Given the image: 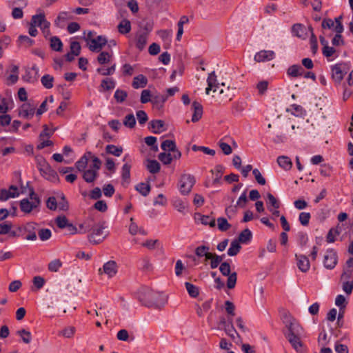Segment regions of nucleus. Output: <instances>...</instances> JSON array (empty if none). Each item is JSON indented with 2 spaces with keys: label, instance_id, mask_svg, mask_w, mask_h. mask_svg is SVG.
Masks as SVG:
<instances>
[{
  "label": "nucleus",
  "instance_id": "1",
  "mask_svg": "<svg viewBox=\"0 0 353 353\" xmlns=\"http://www.w3.org/2000/svg\"><path fill=\"white\" fill-rule=\"evenodd\" d=\"M285 321L288 328V333L285 336L289 343L297 353H307V348L301 340V327L298 323H294V319L290 316L285 315Z\"/></svg>",
  "mask_w": 353,
  "mask_h": 353
},
{
  "label": "nucleus",
  "instance_id": "2",
  "mask_svg": "<svg viewBox=\"0 0 353 353\" xmlns=\"http://www.w3.org/2000/svg\"><path fill=\"white\" fill-rule=\"evenodd\" d=\"M162 296L163 294L160 292L144 288L139 293V300L143 305L147 307L159 306Z\"/></svg>",
  "mask_w": 353,
  "mask_h": 353
},
{
  "label": "nucleus",
  "instance_id": "3",
  "mask_svg": "<svg viewBox=\"0 0 353 353\" xmlns=\"http://www.w3.org/2000/svg\"><path fill=\"white\" fill-rule=\"evenodd\" d=\"M207 83L208 87L205 89V93L207 94H210V90H213V92H216L217 90H219V94H223V98H229L230 100L231 99L230 96L228 94V92L230 90L229 87H228L225 90H224L223 88L219 89V83H218L217 76L216 75L214 71L208 74Z\"/></svg>",
  "mask_w": 353,
  "mask_h": 353
},
{
  "label": "nucleus",
  "instance_id": "4",
  "mask_svg": "<svg viewBox=\"0 0 353 353\" xmlns=\"http://www.w3.org/2000/svg\"><path fill=\"white\" fill-rule=\"evenodd\" d=\"M105 229V226L103 223H94V228L92 229V233L88 236L89 242L94 245L101 243L108 235V234H104Z\"/></svg>",
  "mask_w": 353,
  "mask_h": 353
},
{
  "label": "nucleus",
  "instance_id": "5",
  "mask_svg": "<svg viewBox=\"0 0 353 353\" xmlns=\"http://www.w3.org/2000/svg\"><path fill=\"white\" fill-rule=\"evenodd\" d=\"M101 166V161L98 157H94L90 168L83 171L82 176L85 181L87 183L94 182L99 175L98 172Z\"/></svg>",
  "mask_w": 353,
  "mask_h": 353
},
{
  "label": "nucleus",
  "instance_id": "6",
  "mask_svg": "<svg viewBox=\"0 0 353 353\" xmlns=\"http://www.w3.org/2000/svg\"><path fill=\"white\" fill-rule=\"evenodd\" d=\"M196 183L194 176L190 174H183L179 181V190L182 194H188Z\"/></svg>",
  "mask_w": 353,
  "mask_h": 353
},
{
  "label": "nucleus",
  "instance_id": "7",
  "mask_svg": "<svg viewBox=\"0 0 353 353\" xmlns=\"http://www.w3.org/2000/svg\"><path fill=\"white\" fill-rule=\"evenodd\" d=\"M338 263V255L333 249L326 250L323 257V265L326 269L332 270Z\"/></svg>",
  "mask_w": 353,
  "mask_h": 353
},
{
  "label": "nucleus",
  "instance_id": "8",
  "mask_svg": "<svg viewBox=\"0 0 353 353\" xmlns=\"http://www.w3.org/2000/svg\"><path fill=\"white\" fill-rule=\"evenodd\" d=\"M108 41L105 37L97 36L88 43V48L92 52H100L103 47L107 43Z\"/></svg>",
  "mask_w": 353,
  "mask_h": 353
},
{
  "label": "nucleus",
  "instance_id": "9",
  "mask_svg": "<svg viewBox=\"0 0 353 353\" xmlns=\"http://www.w3.org/2000/svg\"><path fill=\"white\" fill-rule=\"evenodd\" d=\"M275 53L272 50H261L254 55V61L256 62H264L274 59Z\"/></svg>",
  "mask_w": 353,
  "mask_h": 353
},
{
  "label": "nucleus",
  "instance_id": "10",
  "mask_svg": "<svg viewBox=\"0 0 353 353\" xmlns=\"http://www.w3.org/2000/svg\"><path fill=\"white\" fill-rule=\"evenodd\" d=\"M39 171L48 179H50V176L55 178L57 176V172L52 170L50 165L46 162L45 159H41L39 163Z\"/></svg>",
  "mask_w": 353,
  "mask_h": 353
},
{
  "label": "nucleus",
  "instance_id": "11",
  "mask_svg": "<svg viewBox=\"0 0 353 353\" xmlns=\"http://www.w3.org/2000/svg\"><path fill=\"white\" fill-rule=\"evenodd\" d=\"M36 105L30 103H23L19 111V114L26 119L32 118L35 112Z\"/></svg>",
  "mask_w": 353,
  "mask_h": 353
},
{
  "label": "nucleus",
  "instance_id": "12",
  "mask_svg": "<svg viewBox=\"0 0 353 353\" xmlns=\"http://www.w3.org/2000/svg\"><path fill=\"white\" fill-rule=\"evenodd\" d=\"M18 188L15 185H11L9 190L2 189L0 191V201H6L10 198H15L19 196Z\"/></svg>",
  "mask_w": 353,
  "mask_h": 353
},
{
  "label": "nucleus",
  "instance_id": "13",
  "mask_svg": "<svg viewBox=\"0 0 353 353\" xmlns=\"http://www.w3.org/2000/svg\"><path fill=\"white\" fill-rule=\"evenodd\" d=\"M41 204V201H30L28 199H23L20 201L21 210L25 213H30L33 209L37 208Z\"/></svg>",
  "mask_w": 353,
  "mask_h": 353
},
{
  "label": "nucleus",
  "instance_id": "14",
  "mask_svg": "<svg viewBox=\"0 0 353 353\" xmlns=\"http://www.w3.org/2000/svg\"><path fill=\"white\" fill-rule=\"evenodd\" d=\"M118 271V265L116 261H109L106 262L103 266V272L112 278L116 275Z\"/></svg>",
  "mask_w": 353,
  "mask_h": 353
},
{
  "label": "nucleus",
  "instance_id": "15",
  "mask_svg": "<svg viewBox=\"0 0 353 353\" xmlns=\"http://www.w3.org/2000/svg\"><path fill=\"white\" fill-rule=\"evenodd\" d=\"M343 65L342 63H339L332 67V79L337 83H340L343 80L346 73V72H343Z\"/></svg>",
  "mask_w": 353,
  "mask_h": 353
},
{
  "label": "nucleus",
  "instance_id": "16",
  "mask_svg": "<svg viewBox=\"0 0 353 353\" xmlns=\"http://www.w3.org/2000/svg\"><path fill=\"white\" fill-rule=\"evenodd\" d=\"M295 256L297 260L296 264H297L299 269L303 272H307L310 267V264L308 258L306 256L302 255V254H299V255L296 254Z\"/></svg>",
  "mask_w": 353,
  "mask_h": 353
},
{
  "label": "nucleus",
  "instance_id": "17",
  "mask_svg": "<svg viewBox=\"0 0 353 353\" xmlns=\"http://www.w3.org/2000/svg\"><path fill=\"white\" fill-rule=\"evenodd\" d=\"M192 106L194 112L192 117V121L195 123L199 121L202 117L203 107L202 105L197 101H194Z\"/></svg>",
  "mask_w": 353,
  "mask_h": 353
},
{
  "label": "nucleus",
  "instance_id": "18",
  "mask_svg": "<svg viewBox=\"0 0 353 353\" xmlns=\"http://www.w3.org/2000/svg\"><path fill=\"white\" fill-rule=\"evenodd\" d=\"M292 32L294 36L303 39H305L307 37L306 28L301 23L293 25Z\"/></svg>",
  "mask_w": 353,
  "mask_h": 353
},
{
  "label": "nucleus",
  "instance_id": "19",
  "mask_svg": "<svg viewBox=\"0 0 353 353\" xmlns=\"http://www.w3.org/2000/svg\"><path fill=\"white\" fill-rule=\"evenodd\" d=\"M149 125L154 134H160L165 130L164 128L165 122L163 120H152Z\"/></svg>",
  "mask_w": 353,
  "mask_h": 353
},
{
  "label": "nucleus",
  "instance_id": "20",
  "mask_svg": "<svg viewBox=\"0 0 353 353\" xmlns=\"http://www.w3.org/2000/svg\"><path fill=\"white\" fill-rule=\"evenodd\" d=\"M277 163L281 168L285 170H290L292 167V162L287 156H280L277 158Z\"/></svg>",
  "mask_w": 353,
  "mask_h": 353
},
{
  "label": "nucleus",
  "instance_id": "21",
  "mask_svg": "<svg viewBox=\"0 0 353 353\" xmlns=\"http://www.w3.org/2000/svg\"><path fill=\"white\" fill-rule=\"evenodd\" d=\"M304 73L303 68L299 65H292L287 71V74L292 77L302 76Z\"/></svg>",
  "mask_w": 353,
  "mask_h": 353
},
{
  "label": "nucleus",
  "instance_id": "22",
  "mask_svg": "<svg viewBox=\"0 0 353 353\" xmlns=\"http://www.w3.org/2000/svg\"><path fill=\"white\" fill-rule=\"evenodd\" d=\"M148 83L147 78L143 74H139L135 77L132 81V87L135 89L144 88Z\"/></svg>",
  "mask_w": 353,
  "mask_h": 353
},
{
  "label": "nucleus",
  "instance_id": "23",
  "mask_svg": "<svg viewBox=\"0 0 353 353\" xmlns=\"http://www.w3.org/2000/svg\"><path fill=\"white\" fill-rule=\"evenodd\" d=\"M118 31L122 34H126L131 30V23L128 19H123L117 26Z\"/></svg>",
  "mask_w": 353,
  "mask_h": 353
},
{
  "label": "nucleus",
  "instance_id": "24",
  "mask_svg": "<svg viewBox=\"0 0 353 353\" xmlns=\"http://www.w3.org/2000/svg\"><path fill=\"white\" fill-rule=\"evenodd\" d=\"M94 222L92 219H88L85 220L83 223L79 224V233L84 234L85 232H90L94 228Z\"/></svg>",
  "mask_w": 353,
  "mask_h": 353
},
{
  "label": "nucleus",
  "instance_id": "25",
  "mask_svg": "<svg viewBox=\"0 0 353 353\" xmlns=\"http://www.w3.org/2000/svg\"><path fill=\"white\" fill-rule=\"evenodd\" d=\"M224 330L225 333L231 337L232 339H235V336H237L239 337V334L236 332V330L233 326L232 319H228V325H225Z\"/></svg>",
  "mask_w": 353,
  "mask_h": 353
},
{
  "label": "nucleus",
  "instance_id": "26",
  "mask_svg": "<svg viewBox=\"0 0 353 353\" xmlns=\"http://www.w3.org/2000/svg\"><path fill=\"white\" fill-rule=\"evenodd\" d=\"M50 46L52 50L56 52H61L63 50V43L61 39L56 36L52 37L50 41Z\"/></svg>",
  "mask_w": 353,
  "mask_h": 353
},
{
  "label": "nucleus",
  "instance_id": "27",
  "mask_svg": "<svg viewBox=\"0 0 353 353\" xmlns=\"http://www.w3.org/2000/svg\"><path fill=\"white\" fill-rule=\"evenodd\" d=\"M168 97L158 94L152 97L151 102L153 104L154 107L157 109H161L163 106L165 101L167 100Z\"/></svg>",
  "mask_w": 353,
  "mask_h": 353
},
{
  "label": "nucleus",
  "instance_id": "28",
  "mask_svg": "<svg viewBox=\"0 0 353 353\" xmlns=\"http://www.w3.org/2000/svg\"><path fill=\"white\" fill-rule=\"evenodd\" d=\"M135 189L138 191L142 196H147L151 190L150 185L149 183H139L135 186Z\"/></svg>",
  "mask_w": 353,
  "mask_h": 353
},
{
  "label": "nucleus",
  "instance_id": "29",
  "mask_svg": "<svg viewBox=\"0 0 353 353\" xmlns=\"http://www.w3.org/2000/svg\"><path fill=\"white\" fill-rule=\"evenodd\" d=\"M241 247L240 243L236 239L231 242L230 247L228 250V254L230 256H236L240 251Z\"/></svg>",
  "mask_w": 353,
  "mask_h": 353
},
{
  "label": "nucleus",
  "instance_id": "30",
  "mask_svg": "<svg viewBox=\"0 0 353 353\" xmlns=\"http://www.w3.org/2000/svg\"><path fill=\"white\" fill-rule=\"evenodd\" d=\"M148 164L146 165L147 169L152 174H156L160 170V164L157 160H147Z\"/></svg>",
  "mask_w": 353,
  "mask_h": 353
},
{
  "label": "nucleus",
  "instance_id": "31",
  "mask_svg": "<svg viewBox=\"0 0 353 353\" xmlns=\"http://www.w3.org/2000/svg\"><path fill=\"white\" fill-rule=\"evenodd\" d=\"M147 33H140L137 36L136 46L139 50H142L147 43Z\"/></svg>",
  "mask_w": 353,
  "mask_h": 353
},
{
  "label": "nucleus",
  "instance_id": "32",
  "mask_svg": "<svg viewBox=\"0 0 353 353\" xmlns=\"http://www.w3.org/2000/svg\"><path fill=\"white\" fill-rule=\"evenodd\" d=\"M105 151L107 153L112 154L115 157H120L123 152V148L121 146L108 145L105 147Z\"/></svg>",
  "mask_w": 353,
  "mask_h": 353
},
{
  "label": "nucleus",
  "instance_id": "33",
  "mask_svg": "<svg viewBox=\"0 0 353 353\" xmlns=\"http://www.w3.org/2000/svg\"><path fill=\"white\" fill-rule=\"evenodd\" d=\"M251 238L252 232L249 229L246 228L239 234L238 239L236 240L239 243H246L251 239Z\"/></svg>",
  "mask_w": 353,
  "mask_h": 353
},
{
  "label": "nucleus",
  "instance_id": "34",
  "mask_svg": "<svg viewBox=\"0 0 353 353\" xmlns=\"http://www.w3.org/2000/svg\"><path fill=\"white\" fill-rule=\"evenodd\" d=\"M185 288L188 292V294L193 298H196L199 294V288L189 282L185 283Z\"/></svg>",
  "mask_w": 353,
  "mask_h": 353
},
{
  "label": "nucleus",
  "instance_id": "35",
  "mask_svg": "<svg viewBox=\"0 0 353 353\" xmlns=\"http://www.w3.org/2000/svg\"><path fill=\"white\" fill-rule=\"evenodd\" d=\"M41 84L46 89L53 87L54 77L50 74H45L41 79Z\"/></svg>",
  "mask_w": 353,
  "mask_h": 353
},
{
  "label": "nucleus",
  "instance_id": "36",
  "mask_svg": "<svg viewBox=\"0 0 353 353\" xmlns=\"http://www.w3.org/2000/svg\"><path fill=\"white\" fill-rule=\"evenodd\" d=\"M12 74H10L7 79L8 81V85H12L14 84L18 81V72H19V68L17 65H14L12 68Z\"/></svg>",
  "mask_w": 353,
  "mask_h": 353
},
{
  "label": "nucleus",
  "instance_id": "37",
  "mask_svg": "<svg viewBox=\"0 0 353 353\" xmlns=\"http://www.w3.org/2000/svg\"><path fill=\"white\" fill-rule=\"evenodd\" d=\"M112 54L108 52H101L97 57V61L99 64L103 65L110 61Z\"/></svg>",
  "mask_w": 353,
  "mask_h": 353
},
{
  "label": "nucleus",
  "instance_id": "38",
  "mask_svg": "<svg viewBox=\"0 0 353 353\" xmlns=\"http://www.w3.org/2000/svg\"><path fill=\"white\" fill-rule=\"evenodd\" d=\"M130 168L131 166L128 163H125L122 167V179L123 182L127 183H129V180L130 178Z\"/></svg>",
  "mask_w": 353,
  "mask_h": 353
},
{
  "label": "nucleus",
  "instance_id": "39",
  "mask_svg": "<svg viewBox=\"0 0 353 353\" xmlns=\"http://www.w3.org/2000/svg\"><path fill=\"white\" fill-rule=\"evenodd\" d=\"M217 225L219 230L225 232L231 228V225L228 222L227 219L223 217L217 219Z\"/></svg>",
  "mask_w": 353,
  "mask_h": 353
},
{
  "label": "nucleus",
  "instance_id": "40",
  "mask_svg": "<svg viewBox=\"0 0 353 353\" xmlns=\"http://www.w3.org/2000/svg\"><path fill=\"white\" fill-rule=\"evenodd\" d=\"M45 15L44 14H39L32 16L30 24L34 26H41L43 25V23L45 21Z\"/></svg>",
  "mask_w": 353,
  "mask_h": 353
},
{
  "label": "nucleus",
  "instance_id": "41",
  "mask_svg": "<svg viewBox=\"0 0 353 353\" xmlns=\"http://www.w3.org/2000/svg\"><path fill=\"white\" fill-rule=\"evenodd\" d=\"M267 198H268V207L270 206L274 209H279L280 207V203L279 201L275 198V196L272 194L271 193L267 194Z\"/></svg>",
  "mask_w": 353,
  "mask_h": 353
},
{
  "label": "nucleus",
  "instance_id": "42",
  "mask_svg": "<svg viewBox=\"0 0 353 353\" xmlns=\"http://www.w3.org/2000/svg\"><path fill=\"white\" fill-rule=\"evenodd\" d=\"M309 30L311 32V37H310V39L311 49H312V53L314 54L316 53V52L318 50L317 39L313 32V28L312 27H309Z\"/></svg>",
  "mask_w": 353,
  "mask_h": 353
},
{
  "label": "nucleus",
  "instance_id": "43",
  "mask_svg": "<svg viewBox=\"0 0 353 353\" xmlns=\"http://www.w3.org/2000/svg\"><path fill=\"white\" fill-rule=\"evenodd\" d=\"M128 97V93L125 90H120V89H117L115 92H114V97L115 99V100L117 101V102L118 103H123L127 98Z\"/></svg>",
  "mask_w": 353,
  "mask_h": 353
},
{
  "label": "nucleus",
  "instance_id": "44",
  "mask_svg": "<svg viewBox=\"0 0 353 353\" xmlns=\"http://www.w3.org/2000/svg\"><path fill=\"white\" fill-rule=\"evenodd\" d=\"M210 259V267L212 269L216 268L219 264L221 262L219 256L216 254H210L207 255V260Z\"/></svg>",
  "mask_w": 353,
  "mask_h": 353
},
{
  "label": "nucleus",
  "instance_id": "45",
  "mask_svg": "<svg viewBox=\"0 0 353 353\" xmlns=\"http://www.w3.org/2000/svg\"><path fill=\"white\" fill-rule=\"evenodd\" d=\"M17 334L21 337L22 341L25 343H29L31 341V333L25 329L18 330Z\"/></svg>",
  "mask_w": 353,
  "mask_h": 353
},
{
  "label": "nucleus",
  "instance_id": "46",
  "mask_svg": "<svg viewBox=\"0 0 353 353\" xmlns=\"http://www.w3.org/2000/svg\"><path fill=\"white\" fill-rule=\"evenodd\" d=\"M101 86L105 90H110L112 89H114L115 87V82L110 78H105L102 80Z\"/></svg>",
  "mask_w": 353,
  "mask_h": 353
},
{
  "label": "nucleus",
  "instance_id": "47",
  "mask_svg": "<svg viewBox=\"0 0 353 353\" xmlns=\"http://www.w3.org/2000/svg\"><path fill=\"white\" fill-rule=\"evenodd\" d=\"M136 124L135 117L132 114H128L123 119V125L130 128L134 127Z\"/></svg>",
  "mask_w": 353,
  "mask_h": 353
},
{
  "label": "nucleus",
  "instance_id": "48",
  "mask_svg": "<svg viewBox=\"0 0 353 353\" xmlns=\"http://www.w3.org/2000/svg\"><path fill=\"white\" fill-rule=\"evenodd\" d=\"M192 149L193 151H202L203 153L211 156H214L216 153L214 150L205 146H198L196 145H192Z\"/></svg>",
  "mask_w": 353,
  "mask_h": 353
},
{
  "label": "nucleus",
  "instance_id": "49",
  "mask_svg": "<svg viewBox=\"0 0 353 353\" xmlns=\"http://www.w3.org/2000/svg\"><path fill=\"white\" fill-rule=\"evenodd\" d=\"M210 248L205 245H201L197 247L195 250V254L196 256L201 257L205 256L207 259V255L210 254V252H208Z\"/></svg>",
  "mask_w": 353,
  "mask_h": 353
},
{
  "label": "nucleus",
  "instance_id": "50",
  "mask_svg": "<svg viewBox=\"0 0 353 353\" xmlns=\"http://www.w3.org/2000/svg\"><path fill=\"white\" fill-rule=\"evenodd\" d=\"M61 266V261L59 259H54L49 263L48 268L49 271L56 272Z\"/></svg>",
  "mask_w": 353,
  "mask_h": 353
},
{
  "label": "nucleus",
  "instance_id": "51",
  "mask_svg": "<svg viewBox=\"0 0 353 353\" xmlns=\"http://www.w3.org/2000/svg\"><path fill=\"white\" fill-rule=\"evenodd\" d=\"M175 146L176 143L174 141L165 140L162 142L161 148L164 151L168 150L171 152L172 150H175Z\"/></svg>",
  "mask_w": 353,
  "mask_h": 353
},
{
  "label": "nucleus",
  "instance_id": "52",
  "mask_svg": "<svg viewBox=\"0 0 353 353\" xmlns=\"http://www.w3.org/2000/svg\"><path fill=\"white\" fill-rule=\"evenodd\" d=\"M55 222L57 223V225L61 228L63 229L70 223L68 222V219L65 216H59L56 218Z\"/></svg>",
  "mask_w": 353,
  "mask_h": 353
},
{
  "label": "nucleus",
  "instance_id": "53",
  "mask_svg": "<svg viewBox=\"0 0 353 353\" xmlns=\"http://www.w3.org/2000/svg\"><path fill=\"white\" fill-rule=\"evenodd\" d=\"M310 218H311L310 213L301 212L299 216V221H300V223L302 225L307 226L309 224Z\"/></svg>",
  "mask_w": 353,
  "mask_h": 353
},
{
  "label": "nucleus",
  "instance_id": "54",
  "mask_svg": "<svg viewBox=\"0 0 353 353\" xmlns=\"http://www.w3.org/2000/svg\"><path fill=\"white\" fill-rule=\"evenodd\" d=\"M60 198L61 201L57 202V207L61 210L67 211L69 208V204L63 193L60 194Z\"/></svg>",
  "mask_w": 353,
  "mask_h": 353
},
{
  "label": "nucleus",
  "instance_id": "55",
  "mask_svg": "<svg viewBox=\"0 0 353 353\" xmlns=\"http://www.w3.org/2000/svg\"><path fill=\"white\" fill-rule=\"evenodd\" d=\"M228 281H227V287L229 289H233L235 287L237 274L236 272H232V274L228 275Z\"/></svg>",
  "mask_w": 353,
  "mask_h": 353
},
{
  "label": "nucleus",
  "instance_id": "56",
  "mask_svg": "<svg viewBox=\"0 0 353 353\" xmlns=\"http://www.w3.org/2000/svg\"><path fill=\"white\" fill-rule=\"evenodd\" d=\"M159 159L165 165H168L172 162V157L170 153L161 152L159 154Z\"/></svg>",
  "mask_w": 353,
  "mask_h": 353
},
{
  "label": "nucleus",
  "instance_id": "57",
  "mask_svg": "<svg viewBox=\"0 0 353 353\" xmlns=\"http://www.w3.org/2000/svg\"><path fill=\"white\" fill-rule=\"evenodd\" d=\"M88 163L85 157H81L80 159L76 162L75 166L79 172H82L85 170Z\"/></svg>",
  "mask_w": 353,
  "mask_h": 353
},
{
  "label": "nucleus",
  "instance_id": "58",
  "mask_svg": "<svg viewBox=\"0 0 353 353\" xmlns=\"http://www.w3.org/2000/svg\"><path fill=\"white\" fill-rule=\"evenodd\" d=\"M200 220L202 224L205 225H210V227L213 228L215 226V219L213 218H211L209 216L203 215L200 216Z\"/></svg>",
  "mask_w": 353,
  "mask_h": 353
},
{
  "label": "nucleus",
  "instance_id": "59",
  "mask_svg": "<svg viewBox=\"0 0 353 353\" xmlns=\"http://www.w3.org/2000/svg\"><path fill=\"white\" fill-rule=\"evenodd\" d=\"M335 304L340 307V310H344L346 306V300L343 295L339 294L335 299Z\"/></svg>",
  "mask_w": 353,
  "mask_h": 353
},
{
  "label": "nucleus",
  "instance_id": "60",
  "mask_svg": "<svg viewBox=\"0 0 353 353\" xmlns=\"http://www.w3.org/2000/svg\"><path fill=\"white\" fill-rule=\"evenodd\" d=\"M157 138L155 137L149 136L145 138V143L148 145L151 146L152 149L154 151L158 150V146L156 144Z\"/></svg>",
  "mask_w": 353,
  "mask_h": 353
},
{
  "label": "nucleus",
  "instance_id": "61",
  "mask_svg": "<svg viewBox=\"0 0 353 353\" xmlns=\"http://www.w3.org/2000/svg\"><path fill=\"white\" fill-rule=\"evenodd\" d=\"M38 236L43 241L48 240L51 236V231L49 229H41L38 232Z\"/></svg>",
  "mask_w": 353,
  "mask_h": 353
},
{
  "label": "nucleus",
  "instance_id": "62",
  "mask_svg": "<svg viewBox=\"0 0 353 353\" xmlns=\"http://www.w3.org/2000/svg\"><path fill=\"white\" fill-rule=\"evenodd\" d=\"M116 69V65L114 64L111 67L104 69V68H98L97 72L103 76H109L112 75Z\"/></svg>",
  "mask_w": 353,
  "mask_h": 353
},
{
  "label": "nucleus",
  "instance_id": "63",
  "mask_svg": "<svg viewBox=\"0 0 353 353\" xmlns=\"http://www.w3.org/2000/svg\"><path fill=\"white\" fill-rule=\"evenodd\" d=\"M137 117L139 124H141V125L145 124L148 119L146 112L143 110L137 111Z\"/></svg>",
  "mask_w": 353,
  "mask_h": 353
},
{
  "label": "nucleus",
  "instance_id": "64",
  "mask_svg": "<svg viewBox=\"0 0 353 353\" xmlns=\"http://www.w3.org/2000/svg\"><path fill=\"white\" fill-rule=\"evenodd\" d=\"M152 100V98H151V92L149 90H143L142 92H141V102L142 103H146L149 101H151Z\"/></svg>",
  "mask_w": 353,
  "mask_h": 353
}]
</instances>
